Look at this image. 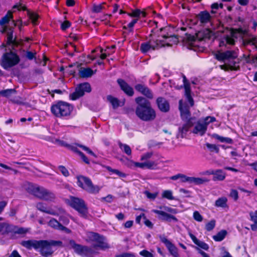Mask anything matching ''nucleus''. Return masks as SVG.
Returning <instances> with one entry per match:
<instances>
[{
    "mask_svg": "<svg viewBox=\"0 0 257 257\" xmlns=\"http://www.w3.org/2000/svg\"><path fill=\"white\" fill-rule=\"evenodd\" d=\"M21 244L28 249L34 248L39 249L40 253L44 257L51 256L55 250L53 246L63 247V242L61 240H23Z\"/></svg>",
    "mask_w": 257,
    "mask_h": 257,
    "instance_id": "nucleus-1",
    "label": "nucleus"
},
{
    "mask_svg": "<svg viewBox=\"0 0 257 257\" xmlns=\"http://www.w3.org/2000/svg\"><path fill=\"white\" fill-rule=\"evenodd\" d=\"M135 101L137 104L135 113L138 118L144 121H152L156 118V111L149 100L140 96L136 97Z\"/></svg>",
    "mask_w": 257,
    "mask_h": 257,
    "instance_id": "nucleus-2",
    "label": "nucleus"
},
{
    "mask_svg": "<svg viewBox=\"0 0 257 257\" xmlns=\"http://www.w3.org/2000/svg\"><path fill=\"white\" fill-rule=\"evenodd\" d=\"M179 109L182 120L185 121L182 126L179 127V135L181 138H183L189 129L196 123V118L195 117H191L189 106L187 104H183L181 100L179 101Z\"/></svg>",
    "mask_w": 257,
    "mask_h": 257,
    "instance_id": "nucleus-3",
    "label": "nucleus"
},
{
    "mask_svg": "<svg viewBox=\"0 0 257 257\" xmlns=\"http://www.w3.org/2000/svg\"><path fill=\"white\" fill-rule=\"evenodd\" d=\"M74 109V106L68 102L59 100L53 103L51 106V113L56 117L68 119Z\"/></svg>",
    "mask_w": 257,
    "mask_h": 257,
    "instance_id": "nucleus-4",
    "label": "nucleus"
},
{
    "mask_svg": "<svg viewBox=\"0 0 257 257\" xmlns=\"http://www.w3.org/2000/svg\"><path fill=\"white\" fill-rule=\"evenodd\" d=\"M175 27L171 25H167L159 29L158 37L162 38V40L168 43L167 46H171L177 44L179 42L178 36L174 34Z\"/></svg>",
    "mask_w": 257,
    "mask_h": 257,
    "instance_id": "nucleus-5",
    "label": "nucleus"
},
{
    "mask_svg": "<svg viewBox=\"0 0 257 257\" xmlns=\"http://www.w3.org/2000/svg\"><path fill=\"white\" fill-rule=\"evenodd\" d=\"M66 203L72 208L77 211L80 217L87 218L88 214V208L85 201L77 197L70 196Z\"/></svg>",
    "mask_w": 257,
    "mask_h": 257,
    "instance_id": "nucleus-6",
    "label": "nucleus"
},
{
    "mask_svg": "<svg viewBox=\"0 0 257 257\" xmlns=\"http://www.w3.org/2000/svg\"><path fill=\"white\" fill-rule=\"evenodd\" d=\"M27 192L41 199L49 201H53L55 199V195L52 192L39 186L29 184L27 188Z\"/></svg>",
    "mask_w": 257,
    "mask_h": 257,
    "instance_id": "nucleus-7",
    "label": "nucleus"
},
{
    "mask_svg": "<svg viewBox=\"0 0 257 257\" xmlns=\"http://www.w3.org/2000/svg\"><path fill=\"white\" fill-rule=\"evenodd\" d=\"M159 208L161 209H164L165 211L167 212H166L165 211L156 209L153 210L154 213L158 215V217L160 220L168 222H171L172 221L174 222H178V219L177 217L173 215L178 213V211L177 209L173 208L168 206H160Z\"/></svg>",
    "mask_w": 257,
    "mask_h": 257,
    "instance_id": "nucleus-8",
    "label": "nucleus"
},
{
    "mask_svg": "<svg viewBox=\"0 0 257 257\" xmlns=\"http://www.w3.org/2000/svg\"><path fill=\"white\" fill-rule=\"evenodd\" d=\"M77 186L90 194H97L100 191L97 185H94L91 180L88 177L83 175L76 176Z\"/></svg>",
    "mask_w": 257,
    "mask_h": 257,
    "instance_id": "nucleus-9",
    "label": "nucleus"
},
{
    "mask_svg": "<svg viewBox=\"0 0 257 257\" xmlns=\"http://www.w3.org/2000/svg\"><path fill=\"white\" fill-rule=\"evenodd\" d=\"M20 61L19 56L15 52L10 51L4 53L1 59V66L5 70L16 66Z\"/></svg>",
    "mask_w": 257,
    "mask_h": 257,
    "instance_id": "nucleus-10",
    "label": "nucleus"
},
{
    "mask_svg": "<svg viewBox=\"0 0 257 257\" xmlns=\"http://www.w3.org/2000/svg\"><path fill=\"white\" fill-rule=\"evenodd\" d=\"M69 243L75 252L82 256L91 257L95 253L92 247L77 244L73 239H70Z\"/></svg>",
    "mask_w": 257,
    "mask_h": 257,
    "instance_id": "nucleus-11",
    "label": "nucleus"
},
{
    "mask_svg": "<svg viewBox=\"0 0 257 257\" xmlns=\"http://www.w3.org/2000/svg\"><path fill=\"white\" fill-rule=\"evenodd\" d=\"M91 91V85L88 82L81 83L77 85L74 92L70 94L69 98L72 100H76L82 97L85 92L89 93Z\"/></svg>",
    "mask_w": 257,
    "mask_h": 257,
    "instance_id": "nucleus-12",
    "label": "nucleus"
},
{
    "mask_svg": "<svg viewBox=\"0 0 257 257\" xmlns=\"http://www.w3.org/2000/svg\"><path fill=\"white\" fill-rule=\"evenodd\" d=\"M229 32L230 36H226L225 37L226 43L230 45H234L235 44L234 38H238L237 35H248V31L247 29H243L241 26H239L238 28H230Z\"/></svg>",
    "mask_w": 257,
    "mask_h": 257,
    "instance_id": "nucleus-13",
    "label": "nucleus"
},
{
    "mask_svg": "<svg viewBox=\"0 0 257 257\" xmlns=\"http://www.w3.org/2000/svg\"><path fill=\"white\" fill-rule=\"evenodd\" d=\"M212 16L207 10L200 11L196 15V20L193 23V25H197L199 22L200 25L204 26L208 23H210L212 21Z\"/></svg>",
    "mask_w": 257,
    "mask_h": 257,
    "instance_id": "nucleus-14",
    "label": "nucleus"
},
{
    "mask_svg": "<svg viewBox=\"0 0 257 257\" xmlns=\"http://www.w3.org/2000/svg\"><path fill=\"white\" fill-rule=\"evenodd\" d=\"M214 57L218 61L225 62L226 61L235 59L237 57V55L234 50H227L224 52L217 51Z\"/></svg>",
    "mask_w": 257,
    "mask_h": 257,
    "instance_id": "nucleus-15",
    "label": "nucleus"
},
{
    "mask_svg": "<svg viewBox=\"0 0 257 257\" xmlns=\"http://www.w3.org/2000/svg\"><path fill=\"white\" fill-rule=\"evenodd\" d=\"M147 42L152 47V50H155L159 49L163 47L167 46L168 45V43H165V42L161 38H158L155 35L150 34L147 38Z\"/></svg>",
    "mask_w": 257,
    "mask_h": 257,
    "instance_id": "nucleus-16",
    "label": "nucleus"
},
{
    "mask_svg": "<svg viewBox=\"0 0 257 257\" xmlns=\"http://www.w3.org/2000/svg\"><path fill=\"white\" fill-rule=\"evenodd\" d=\"M92 240L97 243L93 245V247H99L101 249H106L109 247V245L106 242L105 237L97 232H91Z\"/></svg>",
    "mask_w": 257,
    "mask_h": 257,
    "instance_id": "nucleus-17",
    "label": "nucleus"
},
{
    "mask_svg": "<svg viewBox=\"0 0 257 257\" xmlns=\"http://www.w3.org/2000/svg\"><path fill=\"white\" fill-rule=\"evenodd\" d=\"M135 89L138 92L144 95L147 99H152L154 94L152 90L144 83H137L134 86Z\"/></svg>",
    "mask_w": 257,
    "mask_h": 257,
    "instance_id": "nucleus-18",
    "label": "nucleus"
},
{
    "mask_svg": "<svg viewBox=\"0 0 257 257\" xmlns=\"http://www.w3.org/2000/svg\"><path fill=\"white\" fill-rule=\"evenodd\" d=\"M160 240L161 242L165 244L170 253L174 257H179L177 247L167 238L165 235H160L159 236Z\"/></svg>",
    "mask_w": 257,
    "mask_h": 257,
    "instance_id": "nucleus-19",
    "label": "nucleus"
},
{
    "mask_svg": "<svg viewBox=\"0 0 257 257\" xmlns=\"http://www.w3.org/2000/svg\"><path fill=\"white\" fill-rule=\"evenodd\" d=\"M180 179L182 182H189L190 183H193L196 185L203 184L210 181L209 179L206 178L188 177L182 174L181 175Z\"/></svg>",
    "mask_w": 257,
    "mask_h": 257,
    "instance_id": "nucleus-20",
    "label": "nucleus"
},
{
    "mask_svg": "<svg viewBox=\"0 0 257 257\" xmlns=\"http://www.w3.org/2000/svg\"><path fill=\"white\" fill-rule=\"evenodd\" d=\"M117 83L119 85L121 90L128 96H133L134 95L133 88L131 86L124 80L118 78Z\"/></svg>",
    "mask_w": 257,
    "mask_h": 257,
    "instance_id": "nucleus-21",
    "label": "nucleus"
},
{
    "mask_svg": "<svg viewBox=\"0 0 257 257\" xmlns=\"http://www.w3.org/2000/svg\"><path fill=\"white\" fill-rule=\"evenodd\" d=\"M48 225L50 227L54 229L64 231L66 233L69 234L71 233V230L63 226L62 223L57 221L56 219L52 218L48 222Z\"/></svg>",
    "mask_w": 257,
    "mask_h": 257,
    "instance_id": "nucleus-22",
    "label": "nucleus"
},
{
    "mask_svg": "<svg viewBox=\"0 0 257 257\" xmlns=\"http://www.w3.org/2000/svg\"><path fill=\"white\" fill-rule=\"evenodd\" d=\"M156 103L159 110L163 112H168L170 110V104L169 101L163 97H159L157 98Z\"/></svg>",
    "mask_w": 257,
    "mask_h": 257,
    "instance_id": "nucleus-23",
    "label": "nucleus"
},
{
    "mask_svg": "<svg viewBox=\"0 0 257 257\" xmlns=\"http://www.w3.org/2000/svg\"><path fill=\"white\" fill-rule=\"evenodd\" d=\"M77 146L81 148L83 150L86 152L88 154L93 157H96V155L88 147L81 144H76V146L70 145L69 146H68V149L79 155L81 153V151L78 150Z\"/></svg>",
    "mask_w": 257,
    "mask_h": 257,
    "instance_id": "nucleus-24",
    "label": "nucleus"
},
{
    "mask_svg": "<svg viewBox=\"0 0 257 257\" xmlns=\"http://www.w3.org/2000/svg\"><path fill=\"white\" fill-rule=\"evenodd\" d=\"M207 130L206 124H203L199 121L196 123V125L193 128L192 133L195 134H199L200 136H203L206 133Z\"/></svg>",
    "mask_w": 257,
    "mask_h": 257,
    "instance_id": "nucleus-25",
    "label": "nucleus"
},
{
    "mask_svg": "<svg viewBox=\"0 0 257 257\" xmlns=\"http://www.w3.org/2000/svg\"><path fill=\"white\" fill-rule=\"evenodd\" d=\"M94 73L89 67L81 68L79 71V76L81 78H88L91 77Z\"/></svg>",
    "mask_w": 257,
    "mask_h": 257,
    "instance_id": "nucleus-26",
    "label": "nucleus"
},
{
    "mask_svg": "<svg viewBox=\"0 0 257 257\" xmlns=\"http://www.w3.org/2000/svg\"><path fill=\"white\" fill-rule=\"evenodd\" d=\"M36 207L38 210L42 212L46 213L51 215L54 214V212L53 211H51V208H49L45 203L39 202L37 203Z\"/></svg>",
    "mask_w": 257,
    "mask_h": 257,
    "instance_id": "nucleus-27",
    "label": "nucleus"
},
{
    "mask_svg": "<svg viewBox=\"0 0 257 257\" xmlns=\"http://www.w3.org/2000/svg\"><path fill=\"white\" fill-rule=\"evenodd\" d=\"M13 45L17 46L19 45L16 38H13V31L10 29V31L7 32V45Z\"/></svg>",
    "mask_w": 257,
    "mask_h": 257,
    "instance_id": "nucleus-28",
    "label": "nucleus"
},
{
    "mask_svg": "<svg viewBox=\"0 0 257 257\" xmlns=\"http://www.w3.org/2000/svg\"><path fill=\"white\" fill-rule=\"evenodd\" d=\"M214 173L212 178L214 181H223L225 178L226 174L221 169L214 170Z\"/></svg>",
    "mask_w": 257,
    "mask_h": 257,
    "instance_id": "nucleus-29",
    "label": "nucleus"
},
{
    "mask_svg": "<svg viewBox=\"0 0 257 257\" xmlns=\"http://www.w3.org/2000/svg\"><path fill=\"white\" fill-rule=\"evenodd\" d=\"M211 137L212 138L215 139L222 143L225 142L229 144H232L233 143L232 139L227 137H223L219 136L217 134H213L211 135Z\"/></svg>",
    "mask_w": 257,
    "mask_h": 257,
    "instance_id": "nucleus-30",
    "label": "nucleus"
},
{
    "mask_svg": "<svg viewBox=\"0 0 257 257\" xmlns=\"http://www.w3.org/2000/svg\"><path fill=\"white\" fill-rule=\"evenodd\" d=\"M227 233V232L226 230H221L213 236V239L216 241H221L224 239Z\"/></svg>",
    "mask_w": 257,
    "mask_h": 257,
    "instance_id": "nucleus-31",
    "label": "nucleus"
},
{
    "mask_svg": "<svg viewBox=\"0 0 257 257\" xmlns=\"http://www.w3.org/2000/svg\"><path fill=\"white\" fill-rule=\"evenodd\" d=\"M13 17V15L12 12L9 11L6 15L0 20V25L3 26L5 24L9 23Z\"/></svg>",
    "mask_w": 257,
    "mask_h": 257,
    "instance_id": "nucleus-32",
    "label": "nucleus"
},
{
    "mask_svg": "<svg viewBox=\"0 0 257 257\" xmlns=\"http://www.w3.org/2000/svg\"><path fill=\"white\" fill-rule=\"evenodd\" d=\"M227 199L225 197H222L219 198L215 201V205L216 207H220L222 208H225L227 206Z\"/></svg>",
    "mask_w": 257,
    "mask_h": 257,
    "instance_id": "nucleus-33",
    "label": "nucleus"
},
{
    "mask_svg": "<svg viewBox=\"0 0 257 257\" xmlns=\"http://www.w3.org/2000/svg\"><path fill=\"white\" fill-rule=\"evenodd\" d=\"M235 59L230 60L228 61V67L229 70L231 71H237L240 69L239 62L235 61Z\"/></svg>",
    "mask_w": 257,
    "mask_h": 257,
    "instance_id": "nucleus-34",
    "label": "nucleus"
},
{
    "mask_svg": "<svg viewBox=\"0 0 257 257\" xmlns=\"http://www.w3.org/2000/svg\"><path fill=\"white\" fill-rule=\"evenodd\" d=\"M15 225L10 224L5 222L4 231L3 234H8L9 233H14Z\"/></svg>",
    "mask_w": 257,
    "mask_h": 257,
    "instance_id": "nucleus-35",
    "label": "nucleus"
},
{
    "mask_svg": "<svg viewBox=\"0 0 257 257\" xmlns=\"http://www.w3.org/2000/svg\"><path fill=\"white\" fill-rule=\"evenodd\" d=\"M107 99L111 103L114 108L119 106V101L117 98L114 97L111 95H109L107 96Z\"/></svg>",
    "mask_w": 257,
    "mask_h": 257,
    "instance_id": "nucleus-36",
    "label": "nucleus"
},
{
    "mask_svg": "<svg viewBox=\"0 0 257 257\" xmlns=\"http://www.w3.org/2000/svg\"><path fill=\"white\" fill-rule=\"evenodd\" d=\"M119 147L120 149L126 155H131L132 154V150L130 147L126 144H123L119 142L118 144Z\"/></svg>",
    "mask_w": 257,
    "mask_h": 257,
    "instance_id": "nucleus-37",
    "label": "nucleus"
},
{
    "mask_svg": "<svg viewBox=\"0 0 257 257\" xmlns=\"http://www.w3.org/2000/svg\"><path fill=\"white\" fill-rule=\"evenodd\" d=\"M29 18L31 20L32 23L34 25H38V20L39 18V16L38 14L34 12H28V13Z\"/></svg>",
    "mask_w": 257,
    "mask_h": 257,
    "instance_id": "nucleus-38",
    "label": "nucleus"
},
{
    "mask_svg": "<svg viewBox=\"0 0 257 257\" xmlns=\"http://www.w3.org/2000/svg\"><path fill=\"white\" fill-rule=\"evenodd\" d=\"M106 169L109 172L116 174L120 177L124 178L126 176L125 174L119 171L118 170L112 169L110 166H106Z\"/></svg>",
    "mask_w": 257,
    "mask_h": 257,
    "instance_id": "nucleus-39",
    "label": "nucleus"
},
{
    "mask_svg": "<svg viewBox=\"0 0 257 257\" xmlns=\"http://www.w3.org/2000/svg\"><path fill=\"white\" fill-rule=\"evenodd\" d=\"M127 15L131 18H140L141 17V10L139 9L132 10V12L127 13Z\"/></svg>",
    "mask_w": 257,
    "mask_h": 257,
    "instance_id": "nucleus-40",
    "label": "nucleus"
},
{
    "mask_svg": "<svg viewBox=\"0 0 257 257\" xmlns=\"http://www.w3.org/2000/svg\"><path fill=\"white\" fill-rule=\"evenodd\" d=\"M151 49L152 47L147 41L141 44L140 50L143 53H146Z\"/></svg>",
    "mask_w": 257,
    "mask_h": 257,
    "instance_id": "nucleus-41",
    "label": "nucleus"
},
{
    "mask_svg": "<svg viewBox=\"0 0 257 257\" xmlns=\"http://www.w3.org/2000/svg\"><path fill=\"white\" fill-rule=\"evenodd\" d=\"M28 232V229L22 227H18L15 225L14 234H18L20 235H24Z\"/></svg>",
    "mask_w": 257,
    "mask_h": 257,
    "instance_id": "nucleus-42",
    "label": "nucleus"
},
{
    "mask_svg": "<svg viewBox=\"0 0 257 257\" xmlns=\"http://www.w3.org/2000/svg\"><path fill=\"white\" fill-rule=\"evenodd\" d=\"M163 198H166L170 200L174 199V197L173 196L172 192L171 190H165L163 191L162 194Z\"/></svg>",
    "mask_w": 257,
    "mask_h": 257,
    "instance_id": "nucleus-43",
    "label": "nucleus"
},
{
    "mask_svg": "<svg viewBox=\"0 0 257 257\" xmlns=\"http://www.w3.org/2000/svg\"><path fill=\"white\" fill-rule=\"evenodd\" d=\"M216 221L214 219L211 220L205 225V229L208 231H210L214 229L215 226Z\"/></svg>",
    "mask_w": 257,
    "mask_h": 257,
    "instance_id": "nucleus-44",
    "label": "nucleus"
},
{
    "mask_svg": "<svg viewBox=\"0 0 257 257\" xmlns=\"http://www.w3.org/2000/svg\"><path fill=\"white\" fill-rule=\"evenodd\" d=\"M104 3H102L99 5H94L92 8V12L95 13H99L104 9L103 5Z\"/></svg>",
    "mask_w": 257,
    "mask_h": 257,
    "instance_id": "nucleus-45",
    "label": "nucleus"
},
{
    "mask_svg": "<svg viewBox=\"0 0 257 257\" xmlns=\"http://www.w3.org/2000/svg\"><path fill=\"white\" fill-rule=\"evenodd\" d=\"M15 92H16V90L14 89H8L1 91L0 94L3 96L8 97Z\"/></svg>",
    "mask_w": 257,
    "mask_h": 257,
    "instance_id": "nucleus-46",
    "label": "nucleus"
},
{
    "mask_svg": "<svg viewBox=\"0 0 257 257\" xmlns=\"http://www.w3.org/2000/svg\"><path fill=\"white\" fill-rule=\"evenodd\" d=\"M47 92H48V93L49 94L51 95L52 97L54 98V96H55L54 95L55 93H57V94L61 95V94H62L64 92H65V90L63 89L62 90H61L59 89H53V90H50L49 89H47Z\"/></svg>",
    "mask_w": 257,
    "mask_h": 257,
    "instance_id": "nucleus-47",
    "label": "nucleus"
},
{
    "mask_svg": "<svg viewBox=\"0 0 257 257\" xmlns=\"http://www.w3.org/2000/svg\"><path fill=\"white\" fill-rule=\"evenodd\" d=\"M206 146L211 152H215L216 153L219 152V149L216 145L206 143Z\"/></svg>",
    "mask_w": 257,
    "mask_h": 257,
    "instance_id": "nucleus-48",
    "label": "nucleus"
},
{
    "mask_svg": "<svg viewBox=\"0 0 257 257\" xmlns=\"http://www.w3.org/2000/svg\"><path fill=\"white\" fill-rule=\"evenodd\" d=\"M157 164L154 161L145 162V168L150 170H154L157 168Z\"/></svg>",
    "mask_w": 257,
    "mask_h": 257,
    "instance_id": "nucleus-49",
    "label": "nucleus"
},
{
    "mask_svg": "<svg viewBox=\"0 0 257 257\" xmlns=\"http://www.w3.org/2000/svg\"><path fill=\"white\" fill-rule=\"evenodd\" d=\"M216 121V118L214 116H206L204 119L203 124H206V126L207 127L208 125L211 122H213Z\"/></svg>",
    "mask_w": 257,
    "mask_h": 257,
    "instance_id": "nucleus-50",
    "label": "nucleus"
},
{
    "mask_svg": "<svg viewBox=\"0 0 257 257\" xmlns=\"http://www.w3.org/2000/svg\"><path fill=\"white\" fill-rule=\"evenodd\" d=\"M58 168L59 170L61 172L64 176L68 177L70 175L68 169L65 166L63 165H60Z\"/></svg>",
    "mask_w": 257,
    "mask_h": 257,
    "instance_id": "nucleus-51",
    "label": "nucleus"
},
{
    "mask_svg": "<svg viewBox=\"0 0 257 257\" xmlns=\"http://www.w3.org/2000/svg\"><path fill=\"white\" fill-rule=\"evenodd\" d=\"M195 244L205 250H208L209 249L208 245L205 242L200 240H198Z\"/></svg>",
    "mask_w": 257,
    "mask_h": 257,
    "instance_id": "nucleus-52",
    "label": "nucleus"
},
{
    "mask_svg": "<svg viewBox=\"0 0 257 257\" xmlns=\"http://www.w3.org/2000/svg\"><path fill=\"white\" fill-rule=\"evenodd\" d=\"M229 196L236 201L238 199V192L235 189H231L230 192Z\"/></svg>",
    "mask_w": 257,
    "mask_h": 257,
    "instance_id": "nucleus-53",
    "label": "nucleus"
},
{
    "mask_svg": "<svg viewBox=\"0 0 257 257\" xmlns=\"http://www.w3.org/2000/svg\"><path fill=\"white\" fill-rule=\"evenodd\" d=\"M71 25V23L69 21H64L61 25V29L63 31H65L68 29Z\"/></svg>",
    "mask_w": 257,
    "mask_h": 257,
    "instance_id": "nucleus-54",
    "label": "nucleus"
},
{
    "mask_svg": "<svg viewBox=\"0 0 257 257\" xmlns=\"http://www.w3.org/2000/svg\"><path fill=\"white\" fill-rule=\"evenodd\" d=\"M140 254L143 257H154L152 253L146 249H143L140 252Z\"/></svg>",
    "mask_w": 257,
    "mask_h": 257,
    "instance_id": "nucleus-55",
    "label": "nucleus"
},
{
    "mask_svg": "<svg viewBox=\"0 0 257 257\" xmlns=\"http://www.w3.org/2000/svg\"><path fill=\"white\" fill-rule=\"evenodd\" d=\"M26 56L30 60L36 58V53L28 51L26 52Z\"/></svg>",
    "mask_w": 257,
    "mask_h": 257,
    "instance_id": "nucleus-56",
    "label": "nucleus"
},
{
    "mask_svg": "<svg viewBox=\"0 0 257 257\" xmlns=\"http://www.w3.org/2000/svg\"><path fill=\"white\" fill-rule=\"evenodd\" d=\"M115 257H136V255L133 252H122L115 255Z\"/></svg>",
    "mask_w": 257,
    "mask_h": 257,
    "instance_id": "nucleus-57",
    "label": "nucleus"
},
{
    "mask_svg": "<svg viewBox=\"0 0 257 257\" xmlns=\"http://www.w3.org/2000/svg\"><path fill=\"white\" fill-rule=\"evenodd\" d=\"M193 217H194V219L195 220H196V221H197L198 222H201L203 220L202 216L197 211H195L194 212V213H193Z\"/></svg>",
    "mask_w": 257,
    "mask_h": 257,
    "instance_id": "nucleus-58",
    "label": "nucleus"
},
{
    "mask_svg": "<svg viewBox=\"0 0 257 257\" xmlns=\"http://www.w3.org/2000/svg\"><path fill=\"white\" fill-rule=\"evenodd\" d=\"M134 25L133 23L131 22L129 23L127 26H122V29L123 30H127L128 29V32L130 33H133L134 32Z\"/></svg>",
    "mask_w": 257,
    "mask_h": 257,
    "instance_id": "nucleus-59",
    "label": "nucleus"
},
{
    "mask_svg": "<svg viewBox=\"0 0 257 257\" xmlns=\"http://www.w3.org/2000/svg\"><path fill=\"white\" fill-rule=\"evenodd\" d=\"M185 89V96H189L191 95V89L190 84H186L184 86Z\"/></svg>",
    "mask_w": 257,
    "mask_h": 257,
    "instance_id": "nucleus-60",
    "label": "nucleus"
},
{
    "mask_svg": "<svg viewBox=\"0 0 257 257\" xmlns=\"http://www.w3.org/2000/svg\"><path fill=\"white\" fill-rule=\"evenodd\" d=\"M13 9H17L19 11L22 10V11H25L27 10V8L26 6L25 5H23L21 4H16L15 5H14L13 6Z\"/></svg>",
    "mask_w": 257,
    "mask_h": 257,
    "instance_id": "nucleus-61",
    "label": "nucleus"
},
{
    "mask_svg": "<svg viewBox=\"0 0 257 257\" xmlns=\"http://www.w3.org/2000/svg\"><path fill=\"white\" fill-rule=\"evenodd\" d=\"M59 221L64 225H68L69 223V219L66 216H61L59 217Z\"/></svg>",
    "mask_w": 257,
    "mask_h": 257,
    "instance_id": "nucleus-62",
    "label": "nucleus"
},
{
    "mask_svg": "<svg viewBox=\"0 0 257 257\" xmlns=\"http://www.w3.org/2000/svg\"><path fill=\"white\" fill-rule=\"evenodd\" d=\"M79 156L81 157L82 161L86 164L89 165L90 164V161L88 158L85 155V154L83 152H81V153L79 155Z\"/></svg>",
    "mask_w": 257,
    "mask_h": 257,
    "instance_id": "nucleus-63",
    "label": "nucleus"
},
{
    "mask_svg": "<svg viewBox=\"0 0 257 257\" xmlns=\"http://www.w3.org/2000/svg\"><path fill=\"white\" fill-rule=\"evenodd\" d=\"M250 219L254 222V224L250 225L251 229L253 231H255L257 229V220L254 219L252 216H251Z\"/></svg>",
    "mask_w": 257,
    "mask_h": 257,
    "instance_id": "nucleus-64",
    "label": "nucleus"
}]
</instances>
